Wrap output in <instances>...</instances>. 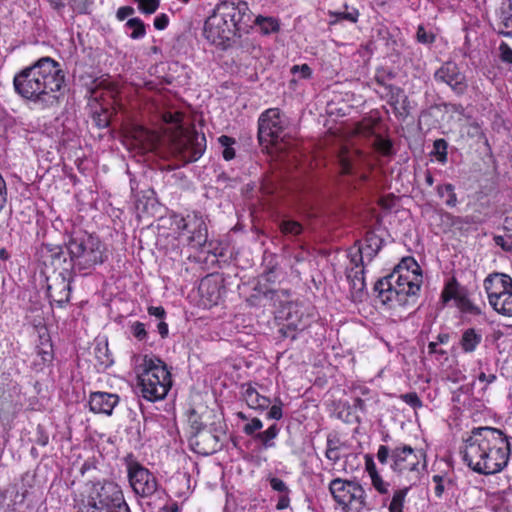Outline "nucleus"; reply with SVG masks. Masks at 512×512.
Returning <instances> with one entry per match:
<instances>
[{"label":"nucleus","mask_w":512,"mask_h":512,"mask_svg":"<svg viewBox=\"0 0 512 512\" xmlns=\"http://www.w3.org/2000/svg\"><path fill=\"white\" fill-rule=\"evenodd\" d=\"M135 12L131 6H122L117 10L116 17L119 21L125 20L127 17L133 15Z\"/></svg>","instance_id":"56"},{"label":"nucleus","mask_w":512,"mask_h":512,"mask_svg":"<svg viewBox=\"0 0 512 512\" xmlns=\"http://www.w3.org/2000/svg\"><path fill=\"white\" fill-rule=\"evenodd\" d=\"M279 431L278 426L273 424L265 431L258 432L255 435V439L261 442L264 448H272L275 446L274 439L278 436Z\"/></svg>","instance_id":"30"},{"label":"nucleus","mask_w":512,"mask_h":512,"mask_svg":"<svg viewBox=\"0 0 512 512\" xmlns=\"http://www.w3.org/2000/svg\"><path fill=\"white\" fill-rule=\"evenodd\" d=\"M410 487H404L394 491L391 502L389 504V512L403 511L405 500Z\"/></svg>","instance_id":"33"},{"label":"nucleus","mask_w":512,"mask_h":512,"mask_svg":"<svg viewBox=\"0 0 512 512\" xmlns=\"http://www.w3.org/2000/svg\"><path fill=\"white\" fill-rule=\"evenodd\" d=\"M358 132L364 136L373 135L374 134L373 123L371 121L362 123L358 128Z\"/></svg>","instance_id":"58"},{"label":"nucleus","mask_w":512,"mask_h":512,"mask_svg":"<svg viewBox=\"0 0 512 512\" xmlns=\"http://www.w3.org/2000/svg\"><path fill=\"white\" fill-rule=\"evenodd\" d=\"M370 478L372 481V485L380 494L388 493L389 484L382 479L379 473H374V475H372V477Z\"/></svg>","instance_id":"49"},{"label":"nucleus","mask_w":512,"mask_h":512,"mask_svg":"<svg viewBox=\"0 0 512 512\" xmlns=\"http://www.w3.org/2000/svg\"><path fill=\"white\" fill-rule=\"evenodd\" d=\"M467 295V290L458 283L456 278L452 277L445 284L441 293V298L444 303L454 300L457 306Z\"/></svg>","instance_id":"22"},{"label":"nucleus","mask_w":512,"mask_h":512,"mask_svg":"<svg viewBox=\"0 0 512 512\" xmlns=\"http://www.w3.org/2000/svg\"><path fill=\"white\" fill-rule=\"evenodd\" d=\"M84 512H131L118 484L105 481L93 485Z\"/></svg>","instance_id":"7"},{"label":"nucleus","mask_w":512,"mask_h":512,"mask_svg":"<svg viewBox=\"0 0 512 512\" xmlns=\"http://www.w3.org/2000/svg\"><path fill=\"white\" fill-rule=\"evenodd\" d=\"M283 416V412H282V403L281 401H279V404H274L273 406H271V408L269 409L268 413H267V418L268 419H273V420H280Z\"/></svg>","instance_id":"53"},{"label":"nucleus","mask_w":512,"mask_h":512,"mask_svg":"<svg viewBox=\"0 0 512 512\" xmlns=\"http://www.w3.org/2000/svg\"><path fill=\"white\" fill-rule=\"evenodd\" d=\"M432 481L435 484L434 494L437 498H442L446 491L452 489L454 482L451 478L445 475H434Z\"/></svg>","instance_id":"31"},{"label":"nucleus","mask_w":512,"mask_h":512,"mask_svg":"<svg viewBox=\"0 0 512 512\" xmlns=\"http://www.w3.org/2000/svg\"><path fill=\"white\" fill-rule=\"evenodd\" d=\"M291 72L293 74L299 73V78H302V79H307L312 74V70H311V68L307 64H302L300 66L299 65H294L291 68Z\"/></svg>","instance_id":"51"},{"label":"nucleus","mask_w":512,"mask_h":512,"mask_svg":"<svg viewBox=\"0 0 512 512\" xmlns=\"http://www.w3.org/2000/svg\"><path fill=\"white\" fill-rule=\"evenodd\" d=\"M160 0H144L138 4L139 10L144 14H153L159 7Z\"/></svg>","instance_id":"46"},{"label":"nucleus","mask_w":512,"mask_h":512,"mask_svg":"<svg viewBox=\"0 0 512 512\" xmlns=\"http://www.w3.org/2000/svg\"><path fill=\"white\" fill-rule=\"evenodd\" d=\"M478 380L480 382L491 384L496 380V375L494 373L480 372V374L478 375Z\"/></svg>","instance_id":"63"},{"label":"nucleus","mask_w":512,"mask_h":512,"mask_svg":"<svg viewBox=\"0 0 512 512\" xmlns=\"http://www.w3.org/2000/svg\"><path fill=\"white\" fill-rule=\"evenodd\" d=\"M192 427L196 429V432L190 437L189 444L195 453L208 456L221 449V430L197 426L196 422H193Z\"/></svg>","instance_id":"14"},{"label":"nucleus","mask_w":512,"mask_h":512,"mask_svg":"<svg viewBox=\"0 0 512 512\" xmlns=\"http://www.w3.org/2000/svg\"><path fill=\"white\" fill-rule=\"evenodd\" d=\"M65 73L60 63L50 57H42L13 78L15 92L36 106L47 109L60 102Z\"/></svg>","instance_id":"2"},{"label":"nucleus","mask_w":512,"mask_h":512,"mask_svg":"<svg viewBox=\"0 0 512 512\" xmlns=\"http://www.w3.org/2000/svg\"><path fill=\"white\" fill-rule=\"evenodd\" d=\"M90 0H73V9L78 13H85Z\"/></svg>","instance_id":"59"},{"label":"nucleus","mask_w":512,"mask_h":512,"mask_svg":"<svg viewBox=\"0 0 512 512\" xmlns=\"http://www.w3.org/2000/svg\"><path fill=\"white\" fill-rule=\"evenodd\" d=\"M434 80L446 84L457 96L464 95L468 90V80L465 73L454 61L444 62L435 72Z\"/></svg>","instance_id":"15"},{"label":"nucleus","mask_w":512,"mask_h":512,"mask_svg":"<svg viewBox=\"0 0 512 512\" xmlns=\"http://www.w3.org/2000/svg\"><path fill=\"white\" fill-rule=\"evenodd\" d=\"M386 89V100L387 102L396 107L399 104L400 98L403 96V90L400 87L390 85L385 86Z\"/></svg>","instance_id":"39"},{"label":"nucleus","mask_w":512,"mask_h":512,"mask_svg":"<svg viewBox=\"0 0 512 512\" xmlns=\"http://www.w3.org/2000/svg\"><path fill=\"white\" fill-rule=\"evenodd\" d=\"M7 186H6V182L2 176V174L0 173V212L3 210V208L5 207L6 203H7Z\"/></svg>","instance_id":"54"},{"label":"nucleus","mask_w":512,"mask_h":512,"mask_svg":"<svg viewBox=\"0 0 512 512\" xmlns=\"http://www.w3.org/2000/svg\"><path fill=\"white\" fill-rule=\"evenodd\" d=\"M174 224L181 231V235L186 236L188 244L193 248L200 249L206 244L208 230L200 213H189L185 217L176 216Z\"/></svg>","instance_id":"10"},{"label":"nucleus","mask_w":512,"mask_h":512,"mask_svg":"<svg viewBox=\"0 0 512 512\" xmlns=\"http://www.w3.org/2000/svg\"><path fill=\"white\" fill-rule=\"evenodd\" d=\"M483 285L488 300L493 301L494 298L512 290V278L504 273H492L485 278Z\"/></svg>","instance_id":"17"},{"label":"nucleus","mask_w":512,"mask_h":512,"mask_svg":"<svg viewBox=\"0 0 512 512\" xmlns=\"http://www.w3.org/2000/svg\"><path fill=\"white\" fill-rule=\"evenodd\" d=\"M119 402L117 394L108 392H93L89 396V408L94 413L111 415Z\"/></svg>","instance_id":"19"},{"label":"nucleus","mask_w":512,"mask_h":512,"mask_svg":"<svg viewBox=\"0 0 512 512\" xmlns=\"http://www.w3.org/2000/svg\"><path fill=\"white\" fill-rule=\"evenodd\" d=\"M457 308L465 313V314H469V315H473V316H479V315H482V309L480 306L474 304L469 298H468V295L462 299V301L457 305Z\"/></svg>","instance_id":"38"},{"label":"nucleus","mask_w":512,"mask_h":512,"mask_svg":"<svg viewBox=\"0 0 512 512\" xmlns=\"http://www.w3.org/2000/svg\"><path fill=\"white\" fill-rule=\"evenodd\" d=\"M374 145L376 149L381 152L383 155H389L392 151V144L389 140L382 138L381 136H376L374 140Z\"/></svg>","instance_id":"45"},{"label":"nucleus","mask_w":512,"mask_h":512,"mask_svg":"<svg viewBox=\"0 0 512 512\" xmlns=\"http://www.w3.org/2000/svg\"><path fill=\"white\" fill-rule=\"evenodd\" d=\"M416 37L418 42L422 44H430L434 42V35L428 31L423 26H419L417 29Z\"/></svg>","instance_id":"50"},{"label":"nucleus","mask_w":512,"mask_h":512,"mask_svg":"<svg viewBox=\"0 0 512 512\" xmlns=\"http://www.w3.org/2000/svg\"><path fill=\"white\" fill-rule=\"evenodd\" d=\"M94 357L99 369H106L113 364V358L107 342H98L94 347Z\"/></svg>","instance_id":"26"},{"label":"nucleus","mask_w":512,"mask_h":512,"mask_svg":"<svg viewBox=\"0 0 512 512\" xmlns=\"http://www.w3.org/2000/svg\"><path fill=\"white\" fill-rule=\"evenodd\" d=\"M73 273H60L53 283L48 285L47 293L51 303H56L59 307H63L70 300L71 282L73 281Z\"/></svg>","instance_id":"16"},{"label":"nucleus","mask_w":512,"mask_h":512,"mask_svg":"<svg viewBox=\"0 0 512 512\" xmlns=\"http://www.w3.org/2000/svg\"><path fill=\"white\" fill-rule=\"evenodd\" d=\"M132 136L145 150H151L155 146L156 135L144 127H136Z\"/></svg>","instance_id":"28"},{"label":"nucleus","mask_w":512,"mask_h":512,"mask_svg":"<svg viewBox=\"0 0 512 512\" xmlns=\"http://www.w3.org/2000/svg\"><path fill=\"white\" fill-rule=\"evenodd\" d=\"M205 149V135L198 133L180 137L172 145L173 154L184 164L197 161L203 155Z\"/></svg>","instance_id":"13"},{"label":"nucleus","mask_w":512,"mask_h":512,"mask_svg":"<svg viewBox=\"0 0 512 512\" xmlns=\"http://www.w3.org/2000/svg\"><path fill=\"white\" fill-rule=\"evenodd\" d=\"M279 229L284 235L297 236L301 234L303 227L295 220L283 219L279 223Z\"/></svg>","instance_id":"35"},{"label":"nucleus","mask_w":512,"mask_h":512,"mask_svg":"<svg viewBox=\"0 0 512 512\" xmlns=\"http://www.w3.org/2000/svg\"><path fill=\"white\" fill-rule=\"evenodd\" d=\"M221 146L224 148L223 150V158L227 161L232 160L235 157V150L232 147L235 144V139L226 135H222L218 139Z\"/></svg>","instance_id":"36"},{"label":"nucleus","mask_w":512,"mask_h":512,"mask_svg":"<svg viewBox=\"0 0 512 512\" xmlns=\"http://www.w3.org/2000/svg\"><path fill=\"white\" fill-rule=\"evenodd\" d=\"M131 332L133 336L139 341H145L147 339L148 333L146 331L145 324L142 322H134L131 325Z\"/></svg>","instance_id":"43"},{"label":"nucleus","mask_w":512,"mask_h":512,"mask_svg":"<svg viewBox=\"0 0 512 512\" xmlns=\"http://www.w3.org/2000/svg\"><path fill=\"white\" fill-rule=\"evenodd\" d=\"M325 456L327 459H329L333 463H336L340 459V456L338 453V447L337 448H326Z\"/></svg>","instance_id":"61"},{"label":"nucleus","mask_w":512,"mask_h":512,"mask_svg":"<svg viewBox=\"0 0 512 512\" xmlns=\"http://www.w3.org/2000/svg\"><path fill=\"white\" fill-rule=\"evenodd\" d=\"M128 479L133 491L141 497H150L159 490L156 477L139 462H127Z\"/></svg>","instance_id":"12"},{"label":"nucleus","mask_w":512,"mask_h":512,"mask_svg":"<svg viewBox=\"0 0 512 512\" xmlns=\"http://www.w3.org/2000/svg\"><path fill=\"white\" fill-rule=\"evenodd\" d=\"M284 122L280 110L270 108L264 111L258 119V139L261 144L273 145L277 149L286 148L282 146L284 141Z\"/></svg>","instance_id":"9"},{"label":"nucleus","mask_w":512,"mask_h":512,"mask_svg":"<svg viewBox=\"0 0 512 512\" xmlns=\"http://www.w3.org/2000/svg\"><path fill=\"white\" fill-rule=\"evenodd\" d=\"M241 389L243 399L250 408L254 410H265L270 406V399L261 395L251 383L242 384Z\"/></svg>","instance_id":"21"},{"label":"nucleus","mask_w":512,"mask_h":512,"mask_svg":"<svg viewBox=\"0 0 512 512\" xmlns=\"http://www.w3.org/2000/svg\"><path fill=\"white\" fill-rule=\"evenodd\" d=\"M199 293L206 299L205 305H216L221 297L220 287L217 282L211 279H203L199 285Z\"/></svg>","instance_id":"23"},{"label":"nucleus","mask_w":512,"mask_h":512,"mask_svg":"<svg viewBox=\"0 0 512 512\" xmlns=\"http://www.w3.org/2000/svg\"><path fill=\"white\" fill-rule=\"evenodd\" d=\"M148 313L150 315H152V316H155V317L159 318V319H162L165 316V314H166L164 308L161 307V306H157V307L151 306V307H149L148 308Z\"/></svg>","instance_id":"62"},{"label":"nucleus","mask_w":512,"mask_h":512,"mask_svg":"<svg viewBox=\"0 0 512 512\" xmlns=\"http://www.w3.org/2000/svg\"><path fill=\"white\" fill-rule=\"evenodd\" d=\"M268 481L274 491L279 492L280 494L290 493V489L282 479L270 477Z\"/></svg>","instance_id":"48"},{"label":"nucleus","mask_w":512,"mask_h":512,"mask_svg":"<svg viewBox=\"0 0 512 512\" xmlns=\"http://www.w3.org/2000/svg\"><path fill=\"white\" fill-rule=\"evenodd\" d=\"M9 495L10 497H14L12 504H7L8 509H11L13 511L17 510V506L21 505L24 502L25 495L24 493H20L19 491L12 489V490H6L4 494V498Z\"/></svg>","instance_id":"41"},{"label":"nucleus","mask_w":512,"mask_h":512,"mask_svg":"<svg viewBox=\"0 0 512 512\" xmlns=\"http://www.w3.org/2000/svg\"><path fill=\"white\" fill-rule=\"evenodd\" d=\"M447 148L448 144L444 139H437L433 143L432 154L436 157L437 161L442 164L447 162Z\"/></svg>","instance_id":"37"},{"label":"nucleus","mask_w":512,"mask_h":512,"mask_svg":"<svg viewBox=\"0 0 512 512\" xmlns=\"http://www.w3.org/2000/svg\"><path fill=\"white\" fill-rule=\"evenodd\" d=\"M253 27L252 12L244 1H223L215 6L204 23V36L212 44L226 47L236 35Z\"/></svg>","instance_id":"4"},{"label":"nucleus","mask_w":512,"mask_h":512,"mask_svg":"<svg viewBox=\"0 0 512 512\" xmlns=\"http://www.w3.org/2000/svg\"><path fill=\"white\" fill-rule=\"evenodd\" d=\"M400 399L413 409L422 407V401L416 392H409L400 395Z\"/></svg>","instance_id":"42"},{"label":"nucleus","mask_w":512,"mask_h":512,"mask_svg":"<svg viewBox=\"0 0 512 512\" xmlns=\"http://www.w3.org/2000/svg\"><path fill=\"white\" fill-rule=\"evenodd\" d=\"M390 458V468L398 473H413L415 478L420 474L419 465L424 454L413 449L410 445L400 443L390 450L388 446L380 445L377 451V459L381 464H387Z\"/></svg>","instance_id":"8"},{"label":"nucleus","mask_w":512,"mask_h":512,"mask_svg":"<svg viewBox=\"0 0 512 512\" xmlns=\"http://www.w3.org/2000/svg\"><path fill=\"white\" fill-rule=\"evenodd\" d=\"M454 190V185H452L451 183L438 185L436 188L439 197H447L445 200V204L448 207H455L458 204V199Z\"/></svg>","instance_id":"32"},{"label":"nucleus","mask_w":512,"mask_h":512,"mask_svg":"<svg viewBox=\"0 0 512 512\" xmlns=\"http://www.w3.org/2000/svg\"><path fill=\"white\" fill-rule=\"evenodd\" d=\"M393 77H394V75L391 72H388L386 74L385 73H381V74L377 73L375 76V81L379 88L385 89V86L391 85L387 82V80H391Z\"/></svg>","instance_id":"52"},{"label":"nucleus","mask_w":512,"mask_h":512,"mask_svg":"<svg viewBox=\"0 0 512 512\" xmlns=\"http://www.w3.org/2000/svg\"><path fill=\"white\" fill-rule=\"evenodd\" d=\"M512 452V437L493 427L473 428L460 448L463 462L475 473L494 475L503 471Z\"/></svg>","instance_id":"1"},{"label":"nucleus","mask_w":512,"mask_h":512,"mask_svg":"<svg viewBox=\"0 0 512 512\" xmlns=\"http://www.w3.org/2000/svg\"><path fill=\"white\" fill-rule=\"evenodd\" d=\"M329 490L343 510L353 504H357L359 508L365 506V491L358 482L335 478L330 482Z\"/></svg>","instance_id":"11"},{"label":"nucleus","mask_w":512,"mask_h":512,"mask_svg":"<svg viewBox=\"0 0 512 512\" xmlns=\"http://www.w3.org/2000/svg\"><path fill=\"white\" fill-rule=\"evenodd\" d=\"M489 304L497 313L512 317V290L494 298L493 301H489Z\"/></svg>","instance_id":"27"},{"label":"nucleus","mask_w":512,"mask_h":512,"mask_svg":"<svg viewBox=\"0 0 512 512\" xmlns=\"http://www.w3.org/2000/svg\"><path fill=\"white\" fill-rule=\"evenodd\" d=\"M482 341V334L474 328L466 329L461 337L460 345L464 352L471 353L476 350Z\"/></svg>","instance_id":"24"},{"label":"nucleus","mask_w":512,"mask_h":512,"mask_svg":"<svg viewBox=\"0 0 512 512\" xmlns=\"http://www.w3.org/2000/svg\"><path fill=\"white\" fill-rule=\"evenodd\" d=\"M498 50L500 60L503 63L512 65V48L506 42H501Z\"/></svg>","instance_id":"44"},{"label":"nucleus","mask_w":512,"mask_h":512,"mask_svg":"<svg viewBox=\"0 0 512 512\" xmlns=\"http://www.w3.org/2000/svg\"><path fill=\"white\" fill-rule=\"evenodd\" d=\"M290 504V498L289 493L281 494L279 496L278 502L276 504V508L278 510H283L289 507Z\"/></svg>","instance_id":"60"},{"label":"nucleus","mask_w":512,"mask_h":512,"mask_svg":"<svg viewBox=\"0 0 512 512\" xmlns=\"http://www.w3.org/2000/svg\"><path fill=\"white\" fill-rule=\"evenodd\" d=\"M382 240L374 233H367L364 244L358 248L352 261L356 262V257H359V261L363 264L365 260L371 262L381 249Z\"/></svg>","instance_id":"20"},{"label":"nucleus","mask_w":512,"mask_h":512,"mask_svg":"<svg viewBox=\"0 0 512 512\" xmlns=\"http://www.w3.org/2000/svg\"><path fill=\"white\" fill-rule=\"evenodd\" d=\"M422 275L420 266L412 257H405L388 276L378 280L375 291L391 308L413 307L418 299Z\"/></svg>","instance_id":"3"},{"label":"nucleus","mask_w":512,"mask_h":512,"mask_svg":"<svg viewBox=\"0 0 512 512\" xmlns=\"http://www.w3.org/2000/svg\"><path fill=\"white\" fill-rule=\"evenodd\" d=\"M169 24V18L166 14L162 13L155 17L154 27L157 30H164Z\"/></svg>","instance_id":"55"},{"label":"nucleus","mask_w":512,"mask_h":512,"mask_svg":"<svg viewBox=\"0 0 512 512\" xmlns=\"http://www.w3.org/2000/svg\"><path fill=\"white\" fill-rule=\"evenodd\" d=\"M66 253L69 255V267L65 272H84L104 263L107 258L106 246L96 235L82 231H73L65 242Z\"/></svg>","instance_id":"5"},{"label":"nucleus","mask_w":512,"mask_h":512,"mask_svg":"<svg viewBox=\"0 0 512 512\" xmlns=\"http://www.w3.org/2000/svg\"><path fill=\"white\" fill-rule=\"evenodd\" d=\"M252 21L253 25H257L264 34H270L279 30V23L277 19L273 17L258 15L255 18L252 17Z\"/></svg>","instance_id":"29"},{"label":"nucleus","mask_w":512,"mask_h":512,"mask_svg":"<svg viewBox=\"0 0 512 512\" xmlns=\"http://www.w3.org/2000/svg\"><path fill=\"white\" fill-rule=\"evenodd\" d=\"M135 372L142 397L156 402L166 397L172 385L171 374L165 363L147 355L135 357Z\"/></svg>","instance_id":"6"},{"label":"nucleus","mask_w":512,"mask_h":512,"mask_svg":"<svg viewBox=\"0 0 512 512\" xmlns=\"http://www.w3.org/2000/svg\"><path fill=\"white\" fill-rule=\"evenodd\" d=\"M263 427V423L259 418H253L243 427V432L248 436H254L255 432L259 431Z\"/></svg>","instance_id":"47"},{"label":"nucleus","mask_w":512,"mask_h":512,"mask_svg":"<svg viewBox=\"0 0 512 512\" xmlns=\"http://www.w3.org/2000/svg\"><path fill=\"white\" fill-rule=\"evenodd\" d=\"M498 18L500 20V24L505 28V30H500L498 33L505 37H512V13H506L498 16Z\"/></svg>","instance_id":"40"},{"label":"nucleus","mask_w":512,"mask_h":512,"mask_svg":"<svg viewBox=\"0 0 512 512\" xmlns=\"http://www.w3.org/2000/svg\"><path fill=\"white\" fill-rule=\"evenodd\" d=\"M157 330H158V332H159V334L161 335L162 338L167 337L168 332H169L168 324L166 322H164V321H160L157 324Z\"/></svg>","instance_id":"64"},{"label":"nucleus","mask_w":512,"mask_h":512,"mask_svg":"<svg viewBox=\"0 0 512 512\" xmlns=\"http://www.w3.org/2000/svg\"><path fill=\"white\" fill-rule=\"evenodd\" d=\"M506 13L512 14V0H501L500 2V6L497 10V16H501Z\"/></svg>","instance_id":"57"},{"label":"nucleus","mask_w":512,"mask_h":512,"mask_svg":"<svg viewBox=\"0 0 512 512\" xmlns=\"http://www.w3.org/2000/svg\"><path fill=\"white\" fill-rule=\"evenodd\" d=\"M44 265H51L55 269H62L65 274V267H69V259L65 257L63 247L53 244H43L39 250Z\"/></svg>","instance_id":"18"},{"label":"nucleus","mask_w":512,"mask_h":512,"mask_svg":"<svg viewBox=\"0 0 512 512\" xmlns=\"http://www.w3.org/2000/svg\"><path fill=\"white\" fill-rule=\"evenodd\" d=\"M360 158H361V155L358 151L342 150L339 154V163H340V167H341V172L343 174L353 173Z\"/></svg>","instance_id":"25"},{"label":"nucleus","mask_w":512,"mask_h":512,"mask_svg":"<svg viewBox=\"0 0 512 512\" xmlns=\"http://www.w3.org/2000/svg\"><path fill=\"white\" fill-rule=\"evenodd\" d=\"M125 26L131 30L130 37L132 39H141L146 34L145 24L140 18L129 19Z\"/></svg>","instance_id":"34"}]
</instances>
